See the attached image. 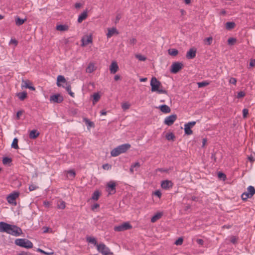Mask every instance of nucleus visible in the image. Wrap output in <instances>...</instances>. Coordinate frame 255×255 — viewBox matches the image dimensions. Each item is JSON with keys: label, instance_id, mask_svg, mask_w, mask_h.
<instances>
[{"label": "nucleus", "instance_id": "obj_3", "mask_svg": "<svg viewBox=\"0 0 255 255\" xmlns=\"http://www.w3.org/2000/svg\"><path fill=\"white\" fill-rule=\"evenodd\" d=\"M130 147V145L128 143L120 145L111 151V155L113 157L117 156L121 153L126 152Z\"/></svg>", "mask_w": 255, "mask_h": 255}, {"label": "nucleus", "instance_id": "obj_61", "mask_svg": "<svg viewBox=\"0 0 255 255\" xmlns=\"http://www.w3.org/2000/svg\"><path fill=\"white\" fill-rule=\"evenodd\" d=\"M43 204L46 207H49L50 206V203L48 201H44Z\"/></svg>", "mask_w": 255, "mask_h": 255}, {"label": "nucleus", "instance_id": "obj_39", "mask_svg": "<svg viewBox=\"0 0 255 255\" xmlns=\"http://www.w3.org/2000/svg\"><path fill=\"white\" fill-rule=\"evenodd\" d=\"M175 136L172 133H168L166 135V138L168 140H173Z\"/></svg>", "mask_w": 255, "mask_h": 255}, {"label": "nucleus", "instance_id": "obj_12", "mask_svg": "<svg viewBox=\"0 0 255 255\" xmlns=\"http://www.w3.org/2000/svg\"><path fill=\"white\" fill-rule=\"evenodd\" d=\"M116 183L114 181H110L107 184V191L110 194H114L116 192Z\"/></svg>", "mask_w": 255, "mask_h": 255}, {"label": "nucleus", "instance_id": "obj_47", "mask_svg": "<svg viewBox=\"0 0 255 255\" xmlns=\"http://www.w3.org/2000/svg\"><path fill=\"white\" fill-rule=\"evenodd\" d=\"M236 39L234 38H230L228 40V43L229 44L232 45L236 42Z\"/></svg>", "mask_w": 255, "mask_h": 255}, {"label": "nucleus", "instance_id": "obj_32", "mask_svg": "<svg viewBox=\"0 0 255 255\" xmlns=\"http://www.w3.org/2000/svg\"><path fill=\"white\" fill-rule=\"evenodd\" d=\"M87 241L91 244H94V245L97 246V245H98L99 244H97V241L96 239L94 237H89L87 238Z\"/></svg>", "mask_w": 255, "mask_h": 255}, {"label": "nucleus", "instance_id": "obj_7", "mask_svg": "<svg viewBox=\"0 0 255 255\" xmlns=\"http://www.w3.org/2000/svg\"><path fill=\"white\" fill-rule=\"evenodd\" d=\"M19 196V193L18 192H13L10 193L6 197L7 202L9 204L15 206L16 205L15 200Z\"/></svg>", "mask_w": 255, "mask_h": 255}, {"label": "nucleus", "instance_id": "obj_35", "mask_svg": "<svg viewBox=\"0 0 255 255\" xmlns=\"http://www.w3.org/2000/svg\"><path fill=\"white\" fill-rule=\"evenodd\" d=\"M130 107V105L128 102L124 103L122 105V108L124 111H126Z\"/></svg>", "mask_w": 255, "mask_h": 255}, {"label": "nucleus", "instance_id": "obj_26", "mask_svg": "<svg viewBox=\"0 0 255 255\" xmlns=\"http://www.w3.org/2000/svg\"><path fill=\"white\" fill-rule=\"evenodd\" d=\"M87 17V11H84L82 13H81L78 17V22L79 23H81L83 20L85 19Z\"/></svg>", "mask_w": 255, "mask_h": 255}, {"label": "nucleus", "instance_id": "obj_19", "mask_svg": "<svg viewBox=\"0 0 255 255\" xmlns=\"http://www.w3.org/2000/svg\"><path fill=\"white\" fill-rule=\"evenodd\" d=\"M27 20L26 18L24 19L20 18L19 16H16L15 17V24L17 26H20L22 25Z\"/></svg>", "mask_w": 255, "mask_h": 255}, {"label": "nucleus", "instance_id": "obj_64", "mask_svg": "<svg viewBox=\"0 0 255 255\" xmlns=\"http://www.w3.org/2000/svg\"><path fill=\"white\" fill-rule=\"evenodd\" d=\"M120 78H121L120 76L118 75H116L114 77V79L115 81H118V80H120Z\"/></svg>", "mask_w": 255, "mask_h": 255}, {"label": "nucleus", "instance_id": "obj_42", "mask_svg": "<svg viewBox=\"0 0 255 255\" xmlns=\"http://www.w3.org/2000/svg\"><path fill=\"white\" fill-rule=\"evenodd\" d=\"M246 95V93L244 91H240L237 93V98L240 99L243 98Z\"/></svg>", "mask_w": 255, "mask_h": 255}, {"label": "nucleus", "instance_id": "obj_6", "mask_svg": "<svg viewBox=\"0 0 255 255\" xmlns=\"http://www.w3.org/2000/svg\"><path fill=\"white\" fill-rule=\"evenodd\" d=\"M255 194V189L252 186H249L247 188V191L242 194V199L243 200H247L248 198H251Z\"/></svg>", "mask_w": 255, "mask_h": 255}, {"label": "nucleus", "instance_id": "obj_24", "mask_svg": "<svg viewBox=\"0 0 255 255\" xmlns=\"http://www.w3.org/2000/svg\"><path fill=\"white\" fill-rule=\"evenodd\" d=\"M92 38L91 36H87L85 38L82 39V45L83 46H86L89 43H92Z\"/></svg>", "mask_w": 255, "mask_h": 255}, {"label": "nucleus", "instance_id": "obj_52", "mask_svg": "<svg viewBox=\"0 0 255 255\" xmlns=\"http://www.w3.org/2000/svg\"><path fill=\"white\" fill-rule=\"evenodd\" d=\"M231 242L234 244H235L237 242V238L235 236H232L231 237Z\"/></svg>", "mask_w": 255, "mask_h": 255}, {"label": "nucleus", "instance_id": "obj_49", "mask_svg": "<svg viewBox=\"0 0 255 255\" xmlns=\"http://www.w3.org/2000/svg\"><path fill=\"white\" fill-rule=\"evenodd\" d=\"M131 166H132L134 168H135V170L136 171L137 168H138L140 166V164L138 162H137L134 164H132Z\"/></svg>", "mask_w": 255, "mask_h": 255}, {"label": "nucleus", "instance_id": "obj_59", "mask_svg": "<svg viewBox=\"0 0 255 255\" xmlns=\"http://www.w3.org/2000/svg\"><path fill=\"white\" fill-rule=\"evenodd\" d=\"M218 177L220 178H223L225 179L226 178L225 175L224 173H221V172H220L218 173Z\"/></svg>", "mask_w": 255, "mask_h": 255}, {"label": "nucleus", "instance_id": "obj_29", "mask_svg": "<svg viewBox=\"0 0 255 255\" xmlns=\"http://www.w3.org/2000/svg\"><path fill=\"white\" fill-rule=\"evenodd\" d=\"M100 195V193L99 191H95L92 196L91 199L93 200L97 201L98 200Z\"/></svg>", "mask_w": 255, "mask_h": 255}, {"label": "nucleus", "instance_id": "obj_4", "mask_svg": "<svg viewBox=\"0 0 255 255\" xmlns=\"http://www.w3.org/2000/svg\"><path fill=\"white\" fill-rule=\"evenodd\" d=\"M15 244L17 246L26 249H31L33 247V244L26 239H17L15 240Z\"/></svg>", "mask_w": 255, "mask_h": 255}, {"label": "nucleus", "instance_id": "obj_62", "mask_svg": "<svg viewBox=\"0 0 255 255\" xmlns=\"http://www.w3.org/2000/svg\"><path fill=\"white\" fill-rule=\"evenodd\" d=\"M99 207V205L97 203L96 204H95L94 205H93L92 207V209L93 210H95V209L98 208Z\"/></svg>", "mask_w": 255, "mask_h": 255}, {"label": "nucleus", "instance_id": "obj_22", "mask_svg": "<svg viewBox=\"0 0 255 255\" xmlns=\"http://www.w3.org/2000/svg\"><path fill=\"white\" fill-rule=\"evenodd\" d=\"M39 135V132L36 129H33L30 131L29 137L31 139H35Z\"/></svg>", "mask_w": 255, "mask_h": 255}, {"label": "nucleus", "instance_id": "obj_50", "mask_svg": "<svg viewBox=\"0 0 255 255\" xmlns=\"http://www.w3.org/2000/svg\"><path fill=\"white\" fill-rule=\"evenodd\" d=\"M102 167L105 170H109L111 168L112 166L109 164H105L103 165Z\"/></svg>", "mask_w": 255, "mask_h": 255}, {"label": "nucleus", "instance_id": "obj_55", "mask_svg": "<svg viewBox=\"0 0 255 255\" xmlns=\"http://www.w3.org/2000/svg\"><path fill=\"white\" fill-rule=\"evenodd\" d=\"M37 187L35 185H30L29 186V189L30 191L35 190Z\"/></svg>", "mask_w": 255, "mask_h": 255}, {"label": "nucleus", "instance_id": "obj_60", "mask_svg": "<svg viewBox=\"0 0 255 255\" xmlns=\"http://www.w3.org/2000/svg\"><path fill=\"white\" fill-rule=\"evenodd\" d=\"M22 111H18L16 113V118L17 119H19L20 117L22 115Z\"/></svg>", "mask_w": 255, "mask_h": 255}, {"label": "nucleus", "instance_id": "obj_16", "mask_svg": "<svg viewBox=\"0 0 255 255\" xmlns=\"http://www.w3.org/2000/svg\"><path fill=\"white\" fill-rule=\"evenodd\" d=\"M119 69V66L116 61H113L110 67V70L111 73L115 74Z\"/></svg>", "mask_w": 255, "mask_h": 255}, {"label": "nucleus", "instance_id": "obj_13", "mask_svg": "<svg viewBox=\"0 0 255 255\" xmlns=\"http://www.w3.org/2000/svg\"><path fill=\"white\" fill-rule=\"evenodd\" d=\"M173 186V183L171 181L166 180L162 181L161 183V187L164 189H168L171 188Z\"/></svg>", "mask_w": 255, "mask_h": 255}, {"label": "nucleus", "instance_id": "obj_14", "mask_svg": "<svg viewBox=\"0 0 255 255\" xmlns=\"http://www.w3.org/2000/svg\"><path fill=\"white\" fill-rule=\"evenodd\" d=\"M50 100L54 103H59L63 101V98L59 95H54L50 96Z\"/></svg>", "mask_w": 255, "mask_h": 255}, {"label": "nucleus", "instance_id": "obj_18", "mask_svg": "<svg viewBox=\"0 0 255 255\" xmlns=\"http://www.w3.org/2000/svg\"><path fill=\"white\" fill-rule=\"evenodd\" d=\"M22 87L29 89L31 90L34 91L35 88L32 86H30L31 83L28 80H22Z\"/></svg>", "mask_w": 255, "mask_h": 255}, {"label": "nucleus", "instance_id": "obj_11", "mask_svg": "<svg viewBox=\"0 0 255 255\" xmlns=\"http://www.w3.org/2000/svg\"><path fill=\"white\" fill-rule=\"evenodd\" d=\"M177 119L176 115H171L166 117L164 120V123L167 126H171Z\"/></svg>", "mask_w": 255, "mask_h": 255}, {"label": "nucleus", "instance_id": "obj_63", "mask_svg": "<svg viewBox=\"0 0 255 255\" xmlns=\"http://www.w3.org/2000/svg\"><path fill=\"white\" fill-rule=\"evenodd\" d=\"M10 43H13V44H14L16 45L17 44V41L16 40H15L14 39H11L10 40Z\"/></svg>", "mask_w": 255, "mask_h": 255}, {"label": "nucleus", "instance_id": "obj_1", "mask_svg": "<svg viewBox=\"0 0 255 255\" xmlns=\"http://www.w3.org/2000/svg\"><path fill=\"white\" fill-rule=\"evenodd\" d=\"M0 232H5L15 237L22 234V230L19 227L3 222H0Z\"/></svg>", "mask_w": 255, "mask_h": 255}, {"label": "nucleus", "instance_id": "obj_51", "mask_svg": "<svg viewBox=\"0 0 255 255\" xmlns=\"http://www.w3.org/2000/svg\"><path fill=\"white\" fill-rule=\"evenodd\" d=\"M154 195L157 196L158 198H160L161 196V193L159 190H156L153 193Z\"/></svg>", "mask_w": 255, "mask_h": 255}, {"label": "nucleus", "instance_id": "obj_25", "mask_svg": "<svg viewBox=\"0 0 255 255\" xmlns=\"http://www.w3.org/2000/svg\"><path fill=\"white\" fill-rule=\"evenodd\" d=\"M68 28H69L68 26L67 25H65V24H64V25H62V24L58 25L56 27V30H57L58 31H67V30H68Z\"/></svg>", "mask_w": 255, "mask_h": 255}, {"label": "nucleus", "instance_id": "obj_56", "mask_svg": "<svg viewBox=\"0 0 255 255\" xmlns=\"http://www.w3.org/2000/svg\"><path fill=\"white\" fill-rule=\"evenodd\" d=\"M196 242L200 245H203L204 241L202 239H198L196 240Z\"/></svg>", "mask_w": 255, "mask_h": 255}, {"label": "nucleus", "instance_id": "obj_43", "mask_svg": "<svg viewBox=\"0 0 255 255\" xmlns=\"http://www.w3.org/2000/svg\"><path fill=\"white\" fill-rule=\"evenodd\" d=\"M67 174L72 178H74L75 176V172L73 170H70L67 171Z\"/></svg>", "mask_w": 255, "mask_h": 255}, {"label": "nucleus", "instance_id": "obj_40", "mask_svg": "<svg viewBox=\"0 0 255 255\" xmlns=\"http://www.w3.org/2000/svg\"><path fill=\"white\" fill-rule=\"evenodd\" d=\"M235 25V23L232 22H228L226 23V28L227 29H232L234 27Z\"/></svg>", "mask_w": 255, "mask_h": 255}, {"label": "nucleus", "instance_id": "obj_2", "mask_svg": "<svg viewBox=\"0 0 255 255\" xmlns=\"http://www.w3.org/2000/svg\"><path fill=\"white\" fill-rule=\"evenodd\" d=\"M150 86L151 92H156L159 94H167V91L162 89V85L161 82L158 81L157 78L153 77L150 80Z\"/></svg>", "mask_w": 255, "mask_h": 255}, {"label": "nucleus", "instance_id": "obj_44", "mask_svg": "<svg viewBox=\"0 0 255 255\" xmlns=\"http://www.w3.org/2000/svg\"><path fill=\"white\" fill-rule=\"evenodd\" d=\"M183 240L182 238H179L178 240H177L175 242V244L176 245H181L183 243Z\"/></svg>", "mask_w": 255, "mask_h": 255}, {"label": "nucleus", "instance_id": "obj_5", "mask_svg": "<svg viewBox=\"0 0 255 255\" xmlns=\"http://www.w3.org/2000/svg\"><path fill=\"white\" fill-rule=\"evenodd\" d=\"M96 247L98 252L103 255H110L113 254V253L111 252L110 249L103 243H100L97 245Z\"/></svg>", "mask_w": 255, "mask_h": 255}, {"label": "nucleus", "instance_id": "obj_17", "mask_svg": "<svg viewBox=\"0 0 255 255\" xmlns=\"http://www.w3.org/2000/svg\"><path fill=\"white\" fill-rule=\"evenodd\" d=\"M118 32L115 27L108 29V33H107V37L108 38L111 37L114 34H118Z\"/></svg>", "mask_w": 255, "mask_h": 255}, {"label": "nucleus", "instance_id": "obj_10", "mask_svg": "<svg viewBox=\"0 0 255 255\" xmlns=\"http://www.w3.org/2000/svg\"><path fill=\"white\" fill-rule=\"evenodd\" d=\"M196 123V122L193 121L185 124L184 131L186 134L191 135L192 134L193 131L191 130V128L195 125Z\"/></svg>", "mask_w": 255, "mask_h": 255}, {"label": "nucleus", "instance_id": "obj_27", "mask_svg": "<svg viewBox=\"0 0 255 255\" xmlns=\"http://www.w3.org/2000/svg\"><path fill=\"white\" fill-rule=\"evenodd\" d=\"M162 216V213H157L154 216H153L151 219V222L152 223L155 222L157 220H159Z\"/></svg>", "mask_w": 255, "mask_h": 255}, {"label": "nucleus", "instance_id": "obj_53", "mask_svg": "<svg viewBox=\"0 0 255 255\" xmlns=\"http://www.w3.org/2000/svg\"><path fill=\"white\" fill-rule=\"evenodd\" d=\"M229 82L234 85H236L237 83V80L235 78H231L229 80Z\"/></svg>", "mask_w": 255, "mask_h": 255}, {"label": "nucleus", "instance_id": "obj_37", "mask_svg": "<svg viewBox=\"0 0 255 255\" xmlns=\"http://www.w3.org/2000/svg\"><path fill=\"white\" fill-rule=\"evenodd\" d=\"M135 56L137 59L141 61H144L146 59L145 56L141 54H136Z\"/></svg>", "mask_w": 255, "mask_h": 255}, {"label": "nucleus", "instance_id": "obj_54", "mask_svg": "<svg viewBox=\"0 0 255 255\" xmlns=\"http://www.w3.org/2000/svg\"><path fill=\"white\" fill-rule=\"evenodd\" d=\"M248 114V110L247 109H244L243 110V115L244 118H246Z\"/></svg>", "mask_w": 255, "mask_h": 255}, {"label": "nucleus", "instance_id": "obj_20", "mask_svg": "<svg viewBox=\"0 0 255 255\" xmlns=\"http://www.w3.org/2000/svg\"><path fill=\"white\" fill-rule=\"evenodd\" d=\"M159 109L160 111L165 114L169 113L171 111V109L167 105H162L159 107Z\"/></svg>", "mask_w": 255, "mask_h": 255}, {"label": "nucleus", "instance_id": "obj_23", "mask_svg": "<svg viewBox=\"0 0 255 255\" xmlns=\"http://www.w3.org/2000/svg\"><path fill=\"white\" fill-rule=\"evenodd\" d=\"M60 83H63L64 84L67 83L66 82V79L64 78L63 76L62 75H59L57 77V85L58 87H60L61 86V85L60 84Z\"/></svg>", "mask_w": 255, "mask_h": 255}, {"label": "nucleus", "instance_id": "obj_58", "mask_svg": "<svg viewBox=\"0 0 255 255\" xmlns=\"http://www.w3.org/2000/svg\"><path fill=\"white\" fill-rule=\"evenodd\" d=\"M86 123L90 127H92L93 125V123L92 122H90L89 120L87 119H85Z\"/></svg>", "mask_w": 255, "mask_h": 255}, {"label": "nucleus", "instance_id": "obj_9", "mask_svg": "<svg viewBox=\"0 0 255 255\" xmlns=\"http://www.w3.org/2000/svg\"><path fill=\"white\" fill-rule=\"evenodd\" d=\"M183 66L182 63L179 62H174L171 65L170 71L172 73H177L182 68Z\"/></svg>", "mask_w": 255, "mask_h": 255}, {"label": "nucleus", "instance_id": "obj_57", "mask_svg": "<svg viewBox=\"0 0 255 255\" xmlns=\"http://www.w3.org/2000/svg\"><path fill=\"white\" fill-rule=\"evenodd\" d=\"M250 67L255 66V59H251L250 62Z\"/></svg>", "mask_w": 255, "mask_h": 255}, {"label": "nucleus", "instance_id": "obj_34", "mask_svg": "<svg viewBox=\"0 0 255 255\" xmlns=\"http://www.w3.org/2000/svg\"><path fill=\"white\" fill-rule=\"evenodd\" d=\"M11 147L14 149H18V139L17 138H14L13 140V141L11 144Z\"/></svg>", "mask_w": 255, "mask_h": 255}, {"label": "nucleus", "instance_id": "obj_45", "mask_svg": "<svg viewBox=\"0 0 255 255\" xmlns=\"http://www.w3.org/2000/svg\"><path fill=\"white\" fill-rule=\"evenodd\" d=\"M63 87L65 88V89L68 92V93H69L70 91H71V87L69 83H66V85L64 86H63Z\"/></svg>", "mask_w": 255, "mask_h": 255}, {"label": "nucleus", "instance_id": "obj_31", "mask_svg": "<svg viewBox=\"0 0 255 255\" xmlns=\"http://www.w3.org/2000/svg\"><path fill=\"white\" fill-rule=\"evenodd\" d=\"M57 207L60 209H64L65 208V202L62 200H59L57 202Z\"/></svg>", "mask_w": 255, "mask_h": 255}, {"label": "nucleus", "instance_id": "obj_48", "mask_svg": "<svg viewBox=\"0 0 255 255\" xmlns=\"http://www.w3.org/2000/svg\"><path fill=\"white\" fill-rule=\"evenodd\" d=\"M136 43V39L135 38H131L129 39V43L130 45H133Z\"/></svg>", "mask_w": 255, "mask_h": 255}, {"label": "nucleus", "instance_id": "obj_15", "mask_svg": "<svg viewBox=\"0 0 255 255\" xmlns=\"http://www.w3.org/2000/svg\"><path fill=\"white\" fill-rule=\"evenodd\" d=\"M196 50L194 48H191L187 52L186 58L188 59H192L196 56Z\"/></svg>", "mask_w": 255, "mask_h": 255}, {"label": "nucleus", "instance_id": "obj_41", "mask_svg": "<svg viewBox=\"0 0 255 255\" xmlns=\"http://www.w3.org/2000/svg\"><path fill=\"white\" fill-rule=\"evenodd\" d=\"M37 251L41 253H42V254H44L47 255H52L54 254V252L53 251L49 252H46L40 249H38Z\"/></svg>", "mask_w": 255, "mask_h": 255}, {"label": "nucleus", "instance_id": "obj_46", "mask_svg": "<svg viewBox=\"0 0 255 255\" xmlns=\"http://www.w3.org/2000/svg\"><path fill=\"white\" fill-rule=\"evenodd\" d=\"M11 162V159L8 157H4L2 159V162L4 164Z\"/></svg>", "mask_w": 255, "mask_h": 255}, {"label": "nucleus", "instance_id": "obj_30", "mask_svg": "<svg viewBox=\"0 0 255 255\" xmlns=\"http://www.w3.org/2000/svg\"><path fill=\"white\" fill-rule=\"evenodd\" d=\"M168 54L173 56H176L178 53V51L176 49H169L168 50Z\"/></svg>", "mask_w": 255, "mask_h": 255}, {"label": "nucleus", "instance_id": "obj_33", "mask_svg": "<svg viewBox=\"0 0 255 255\" xmlns=\"http://www.w3.org/2000/svg\"><path fill=\"white\" fill-rule=\"evenodd\" d=\"M93 103L94 104H95L100 99V95H99V93H96L94 94V95H93Z\"/></svg>", "mask_w": 255, "mask_h": 255}, {"label": "nucleus", "instance_id": "obj_38", "mask_svg": "<svg viewBox=\"0 0 255 255\" xmlns=\"http://www.w3.org/2000/svg\"><path fill=\"white\" fill-rule=\"evenodd\" d=\"M212 41H213V38L211 36L206 38L204 39V42H205V44L208 45H211Z\"/></svg>", "mask_w": 255, "mask_h": 255}, {"label": "nucleus", "instance_id": "obj_8", "mask_svg": "<svg viewBox=\"0 0 255 255\" xmlns=\"http://www.w3.org/2000/svg\"><path fill=\"white\" fill-rule=\"evenodd\" d=\"M132 226L128 222H125L123 224L114 227V230L117 232H122L131 229Z\"/></svg>", "mask_w": 255, "mask_h": 255}, {"label": "nucleus", "instance_id": "obj_28", "mask_svg": "<svg viewBox=\"0 0 255 255\" xmlns=\"http://www.w3.org/2000/svg\"><path fill=\"white\" fill-rule=\"evenodd\" d=\"M17 96L21 101H22L26 98L27 93L25 92H20L17 94Z\"/></svg>", "mask_w": 255, "mask_h": 255}, {"label": "nucleus", "instance_id": "obj_36", "mask_svg": "<svg viewBox=\"0 0 255 255\" xmlns=\"http://www.w3.org/2000/svg\"><path fill=\"white\" fill-rule=\"evenodd\" d=\"M197 84L199 88H202L208 85L209 83L207 81H203L201 82H198Z\"/></svg>", "mask_w": 255, "mask_h": 255}, {"label": "nucleus", "instance_id": "obj_21", "mask_svg": "<svg viewBox=\"0 0 255 255\" xmlns=\"http://www.w3.org/2000/svg\"><path fill=\"white\" fill-rule=\"evenodd\" d=\"M96 68L95 66V64L91 62L89 64L88 66L86 68V72L88 73H91L94 71L96 70Z\"/></svg>", "mask_w": 255, "mask_h": 255}]
</instances>
